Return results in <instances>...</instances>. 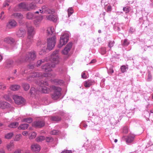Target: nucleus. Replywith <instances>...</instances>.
<instances>
[{
    "label": "nucleus",
    "instance_id": "473e14b6",
    "mask_svg": "<svg viewBox=\"0 0 153 153\" xmlns=\"http://www.w3.org/2000/svg\"><path fill=\"white\" fill-rule=\"evenodd\" d=\"M13 135V132H10L6 134L5 136V137L7 139H11Z\"/></svg>",
    "mask_w": 153,
    "mask_h": 153
},
{
    "label": "nucleus",
    "instance_id": "4d7b16f0",
    "mask_svg": "<svg viewBox=\"0 0 153 153\" xmlns=\"http://www.w3.org/2000/svg\"><path fill=\"white\" fill-rule=\"evenodd\" d=\"M123 132L125 133H128V130L127 127H125L123 128Z\"/></svg>",
    "mask_w": 153,
    "mask_h": 153
},
{
    "label": "nucleus",
    "instance_id": "393cba45",
    "mask_svg": "<svg viewBox=\"0 0 153 153\" xmlns=\"http://www.w3.org/2000/svg\"><path fill=\"white\" fill-rule=\"evenodd\" d=\"M7 148L9 151H11L14 149V145L13 143L10 142L7 145Z\"/></svg>",
    "mask_w": 153,
    "mask_h": 153
},
{
    "label": "nucleus",
    "instance_id": "864d4df0",
    "mask_svg": "<svg viewBox=\"0 0 153 153\" xmlns=\"http://www.w3.org/2000/svg\"><path fill=\"white\" fill-rule=\"evenodd\" d=\"M4 14V12L3 11L1 13V16H0V19L1 20H3L4 18L5 17L4 16H3Z\"/></svg>",
    "mask_w": 153,
    "mask_h": 153
},
{
    "label": "nucleus",
    "instance_id": "c756f323",
    "mask_svg": "<svg viewBox=\"0 0 153 153\" xmlns=\"http://www.w3.org/2000/svg\"><path fill=\"white\" fill-rule=\"evenodd\" d=\"M32 121V119L31 118H24L21 120L22 122H26L28 123H30Z\"/></svg>",
    "mask_w": 153,
    "mask_h": 153
},
{
    "label": "nucleus",
    "instance_id": "7c9ffc66",
    "mask_svg": "<svg viewBox=\"0 0 153 153\" xmlns=\"http://www.w3.org/2000/svg\"><path fill=\"white\" fill-rule=\"evenodd\" d=\"M19 125V123L18 122H13L11 123L9 126L8 127L11 128H16Z\"/></svg>",
    "mask_w": 153,
    "mask_h": 153
},
{
    "label": "nucleus",
    "instance_id": "a18cd8bd",
    "mask_svg": "<svg viewBox=\"0 0 153 153\" xmlns=\"http://www.w3.org/2000/svg\"><path fill=\"white\" fill-rule=\"evenodd\" d=\"M100 52L102 54H104L106 53V48L105 47L102 48L100 49Z\"/></svg>",
    "mask_w": 153,
    "mask_h": 153
},
{
    "label": "nucleus",
    "instance_id": "72a5a7b5",
    "mask_svg": "<svg viewBox=\"0 0 153 153\" xmlns=\"http://www.w3.org/2000/svg\"><path fill=\"white\" fill-rule=\"evenodd\" d=\"M26 17L28 19H32L34 17V16L33 14L29 12L27 14Z\"/></svg>",
    "mask_w": 153,
    "mask_h": 153
},
{
    "label": "nucleus",
    "instance_id": "e2e57ef3",
    "mask_svg": "<svg viewBox=\"0 0 153 153\" xmlns=\"http://www.w3.org/2000/svg\"><path fill=\"white\" fill-rule=\"evenodd\" d=\"M22 134L24 136L27 135L28 134V132L27 131H24L22 132Z\"/></svg>",
    "mask_w": 153,
    "mask_h": 153
},
{
    "label": "nucleus",
    "instance_id": "3c124183",
    "mask_svg": "<svg viewBox=\"0 0 153 153\" xmlns=\"http://www.w3.org/2000/svg\"><path fill=\"white\" fill-rule=\"evenodd\" d=\"M114 44V41H110L109 42L108 45V46L110 48H111L113 46Z\"/></svg>",
    "mask_w": 153,
    "mask_h": 153
},
{
    "label": "nucleus",
    "instance_id": "a211bd4d",
    "mask_svg": "<svg viewBox=\"0 0 153 153\" xmlns=\"http://www.w3.org/2000/svg\"><path fill=\"white\" fill-rule=\"evenodd\" d=\"M9 104L8 103L4 101H0V108L4 109L9 107Z\"/></svg>",
    "mask_w": 153,
    "mask_h": 153
},
{
    "label": "nucleus",
    "instance_id": "c9c22d12",
    "mask_svg": "<svg viewBox=\"0 0 153 153\" xmlns=\"http://www.w3.org/2000/svg\"><path fill=\"white\" fill-rule=\"evenodd\" d=\"M22 86L25 91H27L28 90L30 87L29 85L27 83L23 84Z\"/></svg>",
    "mask_w": 153,
    "mask_h": 153
},
{
    "label": "nucleus",
    "instance_id": "f8f14e48",
    "mask_svg": "<svg viewBox=\"0 0 153 153\" xmlns=\"http://www.w3.org/2000/svg\"><path fill=\"white\" fill-rule=\"evenodd\" d=\"M45 123L43 121H38L34 122L32 123V126L36 127L41 128L44 126Z\"/></svg>",
    "mask_w": 153,
    "mask_h": 153
},
{
    "label": "nucleus",
    "instance_id": "b1692460",
    "mask_svg": "<svg viewBox=\"0 0 153 153\" xmlns=\"http://www.w3.org/2000/svg\"><path fill=\"white\" fill-rule=\"evenodd\" d=\"M38 91L36 90L34 87H31L30 89V93L32 96H35L36 94Z\"/></svg>",
    "mask_w": 153,
    "mask_h": 153
},
{
    "label": "nucleus",
    "instance_id": "a19ab883",
    "mask_svg": "<svg viewBox=\"0 0 153 153\" xmlns=\"http://www.w3.org/2000/svg\"><path fill=\"white\" fill-rule=\"evenodd\" d=\"M121 71L123 73H124L126 71V69H128V67L125 65H123L120 68Z\"/></svg>",
    "mask_w": 153,
    "mask_h": 153
},
{
    "label": "nucleus",
    "instance_id": "2f4dec72",
    "mask_svg": "<svg viewBox=\"0 0 153 153\" xmlns=\"http://www.w3.org/2000/svg\"><path fill=\"white\" fill-rule=\"evenodd\" d=\"M51 119L52 120L55 121H60L61 120V117L58 116L51 117Z\"/></svg>",
    "mask_w": 153,
    "mask_h": 153
},
{
    "label": "nucleus",
    "instance_id": "c85d7f7f",
    "mask_svg": "<svg viewBox=\"0 0 153 153\" xmlns=\"http://www.w3.org/2000/svg\"><path fill=\"white\" fill-rule=\"evenodd\" d=\"M25 33V32L24 30H19L17 32V35L19 37H22L24 36Z\"/></svg>",
    "mask_w": 153,
    "mask_h": 153
},
{
    "label": "nucleus",
    "instance_id": "9d476101",
    "mask_svg": "<svg viewBox=\"0 0 153 153\" xmlns=\"http://www.w3.org/2000/svg\"><path fill=\"white\" fill-rule=\"evenodd\" d=\"M13 98L15 103L18 105H20L24 102V99L21 97L14 95L13 96Z\"/></svg>",
    "mask_w": 153,
    "mask_h": 153
},
{
    "label": "nucleus",
    "instance_id": "603ef678",
    "mask_svg": "<svg viewBox=\"0 0 153 153\" xmlns=\"http://www.w3.org/2000/svg\"><path fill=\"white\" fill-rule=\"evenodd\" d=\"M123 10L126 13H128L129 11V8L128 7H124L123 9Z\"/></svg>",
    "mask_w": 153,
    "mask_h": 153
},
{
    "label": "nucleus",
    "instance_id": "f704fd0d",
    "mask_svg": "<svg viewBox=\"0 0 153 153\" xmlns=\"http://www.w3.org/2000/svg\"><path fill=\"white\" fill-rule=\"evenodd\" d=\"M45 139V137L43 136H40L38 137L36 139V140L37 142H42Z\"/></svg>",
    "mask_w": 153,
    "mask_h": 153
},
{
    "label": "nucleus",
    "instance_id": "0e129e2a",
    "mask_svg": "<svg viewBox=\"0 0 153 153\" xmlns=\"http://www.w3.org/2000/svg\"><path fill=\"white\" fill-rule=\"evenodd\" d=\"M152 78V76L150 73H149L148 75V79L149 81H150Z\"/></svg>",
    "mask_w": 153,
    "mask_h": 153
},
{
    "label": "nucleus",
    "instance_id": "4c0bfd02",
    "mask_svg": "<svg viewBox=\"0 0 153 153\" xmlns=\"http://www.w3.org/2000/svg\"><path fill=\"white\" fill-rule=\"evenodd\" d=\"M47 60H38L37 62V66L38 67L39 66H40V65L43 63H44L45 61H46Z\"/></svg>",
    "mask_w": 153,
    "mask_h": 153
},
{
    "label": "nucleus",
    "instance_id": "e433bc0d",
    "mask_svg": "<svg viewBox=\"0 0 153 153\" xmlns=\"http://www.w3.org/2000/svg\"><path fill=\"white\" fill-rule=\"evenodd\" d=\"M68 16L69 17L74 12L73 9L72 8H69L68 10Z\"/></svg>",
    "mask_w": 153,
    "mask_h": 153
},
{
    "label": "nucleus",
    "instance_id": "1a4fd4ad",
    "mask_svg": "<svg viewBox=\"0 0 153 153\" xmlns=\"http://www.w3.org/2000/svg\"><path fill=\"white\" fill-rule=\"evenodd\" d=\"M39 12L41 13H54L53 9H50L47 7L44 6L42 7L41 9L39 10Z\"/></svg>",
    "mask_w": 153,
    "mask_h": 153
},
{
    "label": "nucleus",
    "instance_id": "69168bd1",
    "mask_svg": "<svg viewBox=\"0 0 153 153\" xmlns=\"http://www.w3.org/2000/svg\"><path fill=\"white\" fill-rule=\"evenodd\" d=\"M5 152L4 149H0V153H4Z\"/></svg>",
    "mask_w": 153,
    "mask_h": 153
},
{
    "label": "nucleus",
    "instance_id": "58836bf2",
    "mask_svg": "<svg viewBox=\"0 0 153 153\" xmlns=\"http://www.w3.org/2000/svg\"><path fill=\"white\" fill-rule=\"evenodd\" d=\"M6 85L3 83L0 82V89L4 90L6 89Z\"/></svg>",
    "mask_w": 153,
    "mask_h": 153
},
{
    "label": "nucleus",
    "instance_id": "bb28decb",
    "mask_svg": "<svg viewBox=\"0 0 153 153\" xmlns=\"http://www.w3.org/2000/svg\"><path fill=\"white\" fill-rule=\"evenodd\" d=\"M28 124H22L20 125V126L18 127V128L19 129L25 130L28 128Z\"/></svg>",
    "mask_w": 153,
    "mask_h": 153
},
{
    "label": "nucleus",
    "instance_id": "39448f33",
    "mask_svg": "<svg viewBox=\"0 0 153 153\" xmlns=\"http://www.w3.org/2000/svg\"><path fill=\"white\" fill-rule=\"evenodd\" d=\"M37 84L41 87V91L44 93H47L50 91V89L46 86L48 85L47 82H37Z\"/></svg>",
    "mask_w": 153,
    "mask_h": 153
},
{
    "label": "nucleus",
    "instance_id": "338daca9",
    "mask_svg": "<svg viewBox=\"0 0 153 153\" xmlns=\"http://www.w3.org/2000/svg\"><path fill=\"white\" fill-rule=\"evenodd\" d=\"M96 62L95 59H93L90 63V64L94 63Z\"/></svg>",
    "mask_w": 153,
    "mask_h": 153
},
{
    "label": "nucleus",
    "instance_id": "f03ea898",
    "mask_svg": "<svg viewBox=\"0 0 153 153\" xmlns=\"http://www.w3.org/2000/svg\"><path fill=\"white\" fill-rule=\"evenodd\" d=\"M52 74L51 73H45L42 74V73H35L32 75L30 76L27 78V80L29 81H32L34 80V78L36 77H40L41 78L44 77H53Z\"/></svg>",
    "mask_w": 153,
    "mask_h": 153
},
{
    "label": "nucleus",
    "instance_id": "7ed1b4c3",
    "mask_svg": "<svg viewBox=\"0 0 153 153\" xmlns=\"http://www.w3.org/2000/svg\"><path fill=\"white\" fill-rule=\"evenodd\" d=\"M36 58V55L34 51L28 52L26 55L25 57L21 60H17L16 62L17 65L20 64L24 61H27L28 60H33Z\"/></svg>",
    "mask_w": 153,
    "mask_h": 153
},
{
    "label": "nucleus",
    "instance_id": "c03bdc74",
    "mask_svg": "<svg viewBox=\"0 0 153 153\" xmlns=\"http://www.w3.org/2000/svg\"><path fill=\"white\" fill-rule=\"evenodd\" d=\"M22 135L21 134L17 135L15 137L14 140L16 141H18L21 139Z\"/></svg>",
    "mask_w": 153,
    "mask_h": 153
},
{
    "label": "nucleus",
    "instance_id": "dca6fc26",
    "mask_svg": "<svg viewBox=\"0 0 153 153\" xmlns=\"http://www.w3.org/2000/svg\"><path fill=\"white\" fill-rule=\"evenodd\" d=\"M46 18L48 20L56 22L58 18L57 16L51 14L47 16Z\"/></svg>",
    "mask_w": 153,
    "mask_h": 153
},
{
    "label": "nucleus",
    "instance_id": "6e6d98bb",
    "mask_svg": "<svg viewBox=\"0 0 153 153\" xmlns=\"http://www.w3.org/2000/svg\"><path fill=\"white\" fill-rule=\"evenodd\" d=\"M81 76L82 78L85 79L87 78V77L85 75V71H84L81 74Z\"/></svg>",
    "mask_w": 153,
    "mask_h": 153
},
{
    "label": "nucleus",
    "instance_id": "5fc2aeb1",
    "mask_svg": "<svg viewBox=\"0 0 153 153\" xmlns=\"http://www.w3.org/2000/svg\"><path fill=\"white\" fill-rule=\"evenodd\" d=\"M72 151L71 150H64L61 153H72Z\"/></svg>",
    "mask_w": 153,
    "mask_h": 153
},
{
    "label": "nucleus",
    "instance_id": "37998d69",
    "mask_svg": "<svg viewBox=\"0 0 153 153\" xmlns=\"http://www.w3.org/2000/svg\"><path fill=\"white\" fill-rule=\"evenodd\" d=\"M108 73L109 74H112L114 73L113 66H111L110 68L108 70Z\"/></svg>",
    "mask_w": 153,
    "mask_h": 153
},
{
    "label": "nucleus",
    "instance_id": "f257e3e1",
    "mask_svg": "<svg viewBox=\"0 0 153 153\" xmlns=\"http://www.w3.org/2000/svg\"><path fill=\"white\" fill-rule=\"evenodd\" d=\"M59 50H56L53 52L50 59L52 64L51 65L49 63L45 64L42 66V69L46 72L52 71V68L55 67V65L59 62Z\"/></svg>",
    "mask_w": 153,
    "mask_h": 153
},
{
    "label": "nucleus",
    "instance_id": "bf43d9fd",
    "mask_svg": "<svg viewBox=\"0 0 153 153\" xmlns=\"http://www.w3.org/2000/svg\"><path fill=\"white\" fill-rule=\"evenodd\" d=\"M7 0H6L4 2V4H3V6L4 7H6L7 6H8L9 5V4H8V2H7Z\"/></svg>",
    "mask_w": 153,
    "mask_h": 153
},
{
    "label": "nucleus",
    "instance_id": "4468645a",
    "mask_svg": "<svg viewBox=\"0 0 153 153\" xmlns=\"http://www.w3.org/2000/svg\"><path fill=\"white\" fill-rule=\"evenodd\" d=\"M95 81L92 79L88 80L85 81L83 83L84 85L86 88L89 87L95 83Z\"/></svg>",
    "mask_w": 153,
    "mask_h": 153
},
{
    "label": "nucleus",
    "instance_id": "ea45409f",
    "mask_svg": "<svg viewBox=\"0 0 153 153\" xmlns=\"http://www.w3.org/2000/svg\"><path fill=\"white\" fill-rule=\"evenodd\" d=\"M129 44V42L128 41V39H126L124 40L122 45H123L126 46H128Z\"/></svg>",
    "mask_w": 153,
    "mask_h": 153
},
{
    "label": "nucleus",
    "instance_id": "aec40b11",
    "mask_svg": "<svg viewBox=\"0 0 153 153\" xmlns=\"http://www.w3.org/2000/svg\"><path fill=\"white\" fill-rule=\"evenodd\" d=\"M37 8L36 4L33 3H30L29 4L27 7V10H35Z\"/></svg>",
    "mask_w": 153,
    "mask_h": 153
},
{
    "label": "nucleus",
    "instance_id": "9b49d317",
    "mask_svg": "<svg viewBox=\"0 0 153 153\" xmlns=\"http://www.w3.org/2000/svg\"><path fill=\"white\" fill-rule=\"evenodd\" d=\"M72 46V43L70 42L66 46L64 49L62 51V53L64 55H67L68 54Z\"/></svg>",
    "mask_w": 153,
    "mask_h": 153
},
{
    "label": "nucleus",
    "instance_id": "5701e85b",
    "mask_svg": "<svg viewBox=\"0 0 153 153\" xmlns=\"http://www.w3.org/2000/svg\"><path fill=\"white\" fill-rule=\"evenodd\" d=\"M54 31L53 27H48L47 30V33L48 35H52Z\"/></svg>",
    "mask_w": 153,
    "mask_h": 153
},
{
    "label": "nucleus",
    "instance_id": "6e6552de",
    "mask_svg": "<svg viewBox=\"0 0 153 153\" xmlns=\"http://www.w3.org/2000/svg\"><path fill=\"white\" fill-rule=\"evenodd\" d=\"M69 36L67 34H64L62 35L60 38L59 44L58 45L59 48H61L63 45H65L68 42Z\"/></svg>",
    "mask_w": 153,
    "mask_h": 153
},
{
    "label": "nucleus",
    "instance_id": "0eeeda50",
    "mask_svg": "<svg viewBox=\"0 0 153 153\" xmlns=\"http://www.w3.org/2000/svg\"><path fill=\"white\" fill-rule=\"evenodd\" d=\"M28 32L27 40L29 39L30 40L33 38L35 34L34 28L30 23H27L26 25Z\"/></svg>",
    "mask_w": 153,
    "mask_h": 153
},
{
    "label": "nucleus",
    "instance_id": "49530a36",
    "mask_svg": "<svg viewBox=\"0 0 153 153\" xmlns=\"http://www.w3.org/2000/svg\"><path fill=\"white\" fill-rule=\"evenodd\" d=\"M14 16L16 17H18L19 18L22 19L23 18V16L19 13H16L14 14Z\"/></svg>",
    "mask_w": 153,
    "mask_h": 153
},
{
    "label": "nucleus",
    "instance_id": "052dcab7",
    "mask_svg": "<svg viewBox=\"0 0 153 153\" xmlns=\"http://www.w3.org/2000/svg\"><path fill=\"white\" fill-rule=\"evenodd\" d=\"M35 2L36 3H39V4H42L43 3V1H40L39 0H35Z\"/></svg>",
    "mask_w": 153,
    "mask_h": 153
},
{
    "label": "nucleus",
    "instance_id": "cd10ccee",
    "mask_svg": "<svg viewBox=\"0 0 153 153\" xmlns=\"http://www.w3.org/2000/svg\"><path fill=\"white\" fill-rule=\"evenodd\" d=\"M20 86L18 85H11L10 87V89L13 91H15L18 90L19 89Z\"/></svg>",
    "mask_w": 153,
    "mask_h": 153
},
{
    "label": "nucleus",
    "instance_id": "a878e982",
    "mask_svg": "<svg viewBox=\"0 0 153 153\" xmlns=\"http://www.w3.org/2000/svg\"><path fill=\"white\" fill-rule=\"evenodd\" d=\"M52 82L54 84L60 85L62 84L63 82L62 80L58 79H54L53 80Z\"/></svg>",
    "mask_w": 153,
    "mask_h": 153
},
{
    "label": "nucleus",
    "instance_id": "423d86ee",
    "mask_svg": "<svg viewBox=\"0 0 153 153\" xmlns=\"http://www.w3.org/2000/svg\"><path fill=\"white\" fill-rule=\"evenodd\" d=\"M56 42V38L54 36L48 39L47 48L50 51L52 50L55 46Z\"/></svg>",
    "mask_w": 153,
    "mask_h": 153
},
{
    "label": "nucleus",
    "instance_id": "8fccbe9b",
    "mask_svg": "<svg viewBox=\"0 0 153 153\" xmlns=\"http://www.w3.org/2000/svg\"><path fill=\"white\" fill-rule=\"evenodd\" d=\"M4 97L7 100L10 101L11 100L9 95H5L4 96Z\"/></svg>",
    "mask_w": 153,
    "mask_h": 153
},
{
    "label": "nucleus",
    "instance_id": "2eb2a0df",
    "mask_svg": "<svg viewBox=\"0 0 153 153\" xmlns=\"http://www.w3.org/2000/svg\"><path fill=\"white\" fill-rule=\"evenodd\" d=\"M40 44V42H38L37 44V45L38 46H40V47L43 48V49H42L41 51H40L39 52V54L40 55H42L45 54V50L47 49V48L45 47V46L44 45L42 44V45Z\"/></svg>",
    "mask_w": 153,
    "mask_h": 153
},
{
    "label": "nucleus",
    "instance_id": "f3484780",
    "mask_svg": "<svg viewBox=\"0 0 153 153\" xmlns=\"http://www.w3.org/2000/svg\"><path fill=\"white\" fill-rule=\"evenodd\" d=\"M31 149L33 151H39L40 149V147L38 144H34L31 145Z\"/></svg>",
    "mask_w": 153,
    "mask_h": 153
},
{
    "label": "nucleus",
    "instance_id": "13d9d810",
    "mask_svg": "<svg viewBox=\"0 0 153 153\" xmlns=\"http://www.w3.org/2000/svg\"><path fill=\"white\" fill-rule=\"evenodd\" d=\"M111 6L109 5L108 6L107 9V12H110L111 11Z\"/></svg>",
    "mask_w": 153,
    "mask_h": 153
},
{
    "label": "nucleus",
    "instance_id": "ddd939ff",
    "mask_svg": "<svg viewBox=\"0 0 153 153\" xmlns=\"http://www.w3.org/2000/svg\"><path fill=\"white\" fill-rule=\"evenodd\" d=\"M17 25L16 22L14 20H10L7 24V27L9 28H11L16 27Z\"/></svg>",
    "mask_w": 153,
    "mask_h": 153
},
{
    "label": "nucleus",
    "instance_id": "de8ad7c7",
    "mask_svg": "<svg viewBox=\"0 0 153 153\" xmlns=\"http://www.w3.org/2000/svg\"><path fill=\"white\" fill-rule=\"evenodd\" d=\"M46 142H52L53 140V138L51 137H47L45 139Z\"/></svg>",
    "mask_w": 153,
    "mask_h": 153
},
{
    "label": "nucleus",
    "instance_id": "6ab92c4d",
    "mask_svg": "<svg viewBox=\"0 0 153 153\" xmlns=\"http://www.w3.org/2000/svg\"><path fill=\"white\" fill-rule=\"evenodd\" d=\"M27 6H26V4L23 3H21L19 4L17 7H18L19 8L17 10H15L16 11H19L20 10V9H24L27 10Z\"/></svg>",
    "mask_w": 153,
    "mask_h": 153
},
{
    "label": "nucleus",
    "instance_id": "09e8293b",
    "mask_svg": "<svg viewBox=\"0 0 153 153\" xmlns=\"http://www.w3.org/2000/svg\"><path fill=\"white\" fill-rule=\"evenodd\" d=\"M58 131L57 130H53L50 132V134L53 135H56L58 134Z\"/></svg>",
    "mask_w": 153,
    "mask_h": 153
},
{
    "label": "nucleus",
    "instance_id": "4be33fe9",
    "mask_svg": "<svg viewBox=\"0 0 153 153\" xmlns=\"http://www.w3.org/2000/svg\"><path fill=\"white\" fill-rule=\"evenodd\" d=\"M135 135L134 134H130L129 135L126 140L127 143H130L132 142L134 140Z\"/></svg>",
    "mask_w": 153,
    "mask_h": 153
},
{
    "label": "nucleus",
    "instance_id": "774afa93",
    "mask_svg": "<svg viewBox=\"0 0 153 153\" xmlns=\"http://www.w3.org/2000/svg\"><path fill=\"white\" fill-rule=\"evenodd\" d=\"M3 59V56L1 55H0V62Z\"/></svg>",
    "mask_w": 153,
    "mask_h": 153
},
{
    "label": "nucleus",
    "instance_id": "412c9836",
    "mask_svg": "<svg viewBox=\"0 0 153 153\" xmlns=\"http://www.w3.org/2000/svg\"><path fill=\"white\" fill-rule=\"evenodd\" d=\"M4 41L7 43L12 44L14 42V40L11 37H7L4 39Z\"/></svg>",
    "mask_w": 153,
    "mask_h": 153
},
{
    "label": "nucleus",
    "instance_id": "680f3d73",
    "mask_svg": "<svg viewBox=\"0 0 153 153\" xmlns=\"http://www.w3.org/2000/svg\"><path fill=\"white\" fill-rule=\"evenodd\" d=\"M21 150L20 149H18L15 151L14 153H21Z\"/></svg>",
    "mask_w": 153,
    "mask_h": 153
},
{
    "label": "nucleus",
    "instance_id": "20e7f679",
    "mask_svg": "<svg viewBox=\"0 0 153 153\" xmlns=\"http://www.w3.org/2000/svg\"><path fill=\"white\" fill-rule=\"evenodd\" d=\"M51 88L53 90V92L51 95V98L53 100H57L61 96V89L59 87L52 85Z\"/></svg>",
    "mask_w": 153,
    "mask_h": 153
},
{
    "label": "nucleus",
    "instance_id": "79ce46f5",
    "mask_svg": "<svg viewBox=\"0 0 153 153\" xmlns=\"http://www.w3.org/2000/svg\"><path fill=\"white\" fill-rule=\"evenodd\" d=\"M36 136V134L35 132H32L29 138L30 139H33L35 138Z\"/></svg>",
    "mask_w": 153,
    "mask_h": 153
}]
</instances>
